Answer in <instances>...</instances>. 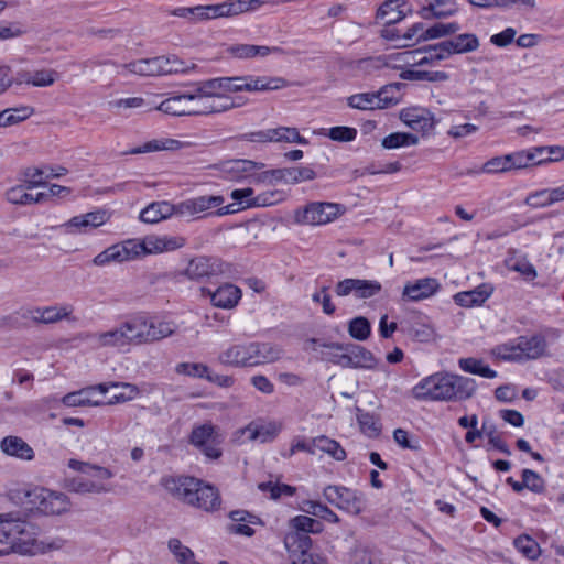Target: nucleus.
I'll use <instances>...</instances> for the list:
<instances>
[{"label":"nucleus","instance_id":"obj_19","mask_svg":"<svg viewBox=\"0 0 564 564\" xmlns=\"http://www.w3.org/2000/svg\"><path fill=\"white\" fill-rule=\"evenodd\" d=\"M440 289V283L434 278L419 279L413 283H408L403 289V296L410 301H421L435 294Z\"/></svg>","mask_w":564,"mask_h":564},{"label":"nucleus","instance_id":"obj_3","mask_svg":"<svg viewBox=\"0 0 564 564\" xmlns=\"http://www.w3.org/2000/svg\"><path fill=\"white\" fill-rule=\"evenodd\" d=\"M161 485L175 499L202 509L214 512L220 509L221 498L218 489L203 480L188 476L163 477Z\"/></svg>","mask_w":564,"mask_h":564},{"label":"nucleus","instance_id":"obj_45","mask_svg":"<svg viewBox=\"0 0 564 564\" xmlns=\"http://www.w3.org/2000/svg\"><path fill=\"white\" fill-rule=\"evenodd\" d=\"M449 42L453 54L474 52L479 47L478 37L471 33L459 34Z\"/></svg>","mask_w":564,"mask_h":564},{"label":"nucleus","instance_id":"obj_26","mask_svg":"<svg viewBox=\"0 0 564 564\" xmlns=\"http://www.w3.org/2000/svg\"><path fill=\"white\" fill-rule=\"evenodd\" d=\"M68 467L84 474L85 476H88L95 481L105 482V480L113 477V473L106 467L93 465L77 459H69Z\"/></svg>","mask_w":564,"mask_h":564},{"label":"nucleus","instance_id":"obj_34","mask_svg":"<svg viewBox=\"0 0 564 564\" xmlns=\"http://www.w3.org/2000/svg\"><path fill=\"white\" fill-rule=\"evenodd\" d=\"M301 510L330 523H338L340 521L339 517L333 510L319 501L304 500Z\"/></svg>","mask_w":564,"mask_h":564},{"label":"nucleus","instance_id":"obj_43","mask_svg":"<svg viewBox=\"0 0 564 564\" xmlns=\"http://www.w3.org/2000/svg\"><path fill=\"white\" fill-rule=\"evenodd\" d=\"M347 105L358 110H376L379 109L378 97L373 93H360L351 95L347 98Z\"/></svg>","mask_w":564,"mask_h":564},{"label":"nucleus","instance_id":"obj_42","mask_svg":"<svg viewBox=\"0 0 564 564\" xmlns=\"http://www.w3.org/2000/svg\"><path fill=\"white\" fill-rule=\"evenodd\" d=\"M349 564H380V560L375 549L357 544L350 553Z\"/></svg>","mask_w":564,"mask_h":564},{"label":"nucleus","instance_id":"obj_41","mask_svg":"<svg viewBox=\"0 0 564 564\" xmlns=\"http://www.w3.org/2000/svg\"><path fill=\"white\" fill-rule=\"evenodd\" d=\"M459 29L460 26L457 22L436 23L422 32V34L416 39V42H423L451 35L459 31Z\"/></svg>","mask_w":564,"mask_h":564},{"label":"nucleus","instance_id":"obj_14","mask_svg":"<svg viewBox=\"0 0 564 564\" xmlns=\"http://www.w3.org/2000/svg\"><path fill=\"white\" fill-rule=\"evenodd\" d=\"M80 338L94 349L128 346L127 336L121 329V324L107 332L80 334Z\"/></svg>","mask_w":564,"mask_h":564},{"label":"nucleus","instance_id":"obj_60","mask_svg":"<svg viewBox=\"0 0 564 564\" xmlns=\"http://www.w3.org/2000/svg\"><path fill=\"white\" fill-rule=\"evenodd\" d=\"M322 347L326 348L328 351L325 354V358L336 365H339L341 367H347L346 360L347 359V344H338V343H330V344H321Z\"/></svg>","mask_w":564,"mask_h":564},{"label":"nucleus","instance_id":"obj_44","mask_svg":"<svg viewBox=\"0 0 564 564\" xmlns=\"http://www.w3.org/2000/svg\"><path fill=\"white\" fill-rule=\"evenodd\" d=\"M400 77L405 80H426L445 82L449 78L448 74L442 70H402Z\"/></svg>","mask_w":564,"mask_h":564},{"label":"nucleus","instance_id":"obj_10","mask_svg":"<svg viewBox=\"0 0 564 564\" xmlns=\"http://www.w3.org/2000/svg\"><path fill=\"white\" fill-rule=\"evenodd\" d=\"M316 173L308 166H293L284 169H274L260 173L256 181L258 183L274 184L283 182L285 184H296L304 181L314 180Z\"/></svg>","mask_w":564,"mask_h":564},{"label":"nucleus","instance_id":"obj_28","mask_svg":"<svg viewBox=\"0 0 564 564\" xmlns=\"http://www.w3.org/2000/svg\"><path fill=\"white\" fill-rule=\"evenodd\" d=\"M411 54L406 52H398L392 53L386 56V61L382 59V57H376V58H366L359 61V67L362 69H369V68H381L382 66L393 64L395 67L401 65H410L411 64Z\"/></svg>","mask_w":564,"mask_h":564},{"label":"nucleus","instance_id":"obj_8","mask_svg":"<svg viewBox=\"0 0 564 564\" xmlns=\"http://www.w3.org/2000/svg\"><path fill=\"white\" fill-rule=\"evenodd\" d=\"M228 264L218 258L199 256L189 260L187 267L181 273L192 281L212 280L223 275L227 271Z\"/></svg>","mask_w":564,"mask_h":564},{"label":"nucleus","instance_id":"obj_7","mask_svg":"<svg viewBox=\"0 0 564 564\" xmlns=\"http://www.w3.org/2000/svg\"><path fill=\"white\" fill-rule=\"evenodd\" d=\"M229 83L224 87V91H267L276 90L288 86V82L282 77L269 76H237L224 77Z\"/></svg>","mask_w":564,"mask_h":564},{"label":"nucleus","instance_id":"obj_25","mask_svg":"<svg viewBox=\"0 0 564 564\" xmlns=\"http://www.w3.org/2000/svg\"><path fill=\"white\" fill-rule=\"evenodd\" d=\"M172 215H176L174 204L167 202H155L147 206L140 213V220L148 224H156Z\"/></svg>","mask_w":564,"mask_h":564},{"label":"nucleus","instance_id":"obj_64","mask_svg":"<svg viewBox=\"0 0 564 564\" xmlns=\"http://www.w3.org/2000/svg\"><path fill=\"white\" fill-rule=\"evenodd\" d=\"M521 476L525 489L534 494H543L545 491V481L536 471L523 469Z\"/></svg>","mask_w":564,"mask_h":564},{"label":"nucleus","instance_id":"obj_40","mask_svg":"<svg viewBox=\"0 0 564 564\" xmlns=\"http://www.w3.org/2000/svg\"><path fill=\"white\" fill-rule=\"evenodd\" d=\"M228 83L224 77L203 80L194 85L193 93L197 94V97L203 96L210 99L224 91V87H227L226 84Z\"/></svg>","mask_w":564,"mask_h":564},{"label":"nucleus","instance_id":"obj_11","mask_svg":"<svg viewBox=\"0 0 564 564\" xmlns=\"http://www.w3.org/2000/svg\"><path fill=\"white\" fill-rule=\"evenodd\" d=\"M382 290L380 282L376 280H362V279H344L339 281L335 286V293L338 296H348L354 294L357 299H369Z\"/></svg>","mask_w":564,"mask_h":564},{"label":"nucleus","instance_id":"obj_39","mask_svg":"<svg viewBox=\"0 0 564 564\" xmlns=\"http://www.w3.org/2000/svg\"><path fill=\"white\" fill-rule=\"evenodd\" d=\"M313 446L316 447V451L326 453L336 460L340 462L346 458V451L340 446V444L325 435L314 437Z\"/></svg>","mask_w":564,"mask_h":564},{"label":"nucleus","instance_id":"obj_59","mask_svg":"<svg viewBox=\"0 0 564 564\" xmlns=\"http://www.w3.org/2000/svg\"><path fill=\"white\" fill-rule=\"evenodd\" d=\"M357 421L361 431L368 436L376 437L380 434V424L372 414L358 410Z\"/></svg>","mask_w":564,"mask_h":564},{"label":"nucleus","instance_id":"obj_55","mask_svg":"<svg viewBox=\"0 0 564 564\" xmlns=\"http://www.w3.org/2000/svg\"><path fill=\"white\" fill-rule=\"evenodd\" d=\"M514 547L527 558L534 560L540 554V546L535 540L529 535H520L513 541Z\"/></svg>","mask_w":564,"mask_h":564},{"label":"nucleus","instance_id":"obj_46","mask_svg":"<svg viewBox=\"0 0 564 564\" xmlns=\"http://www.w3.org/2000/svg\"><path fill=\"white\" fill-rule=\"evenodd\" d=\"M534 153L536 165L564 160V148L560 145L534 147Z\"/></svg>","mask_w":564,"mask_h":564},{"label":"nucleus","instance_id":"obj_56","mask_svg":"<svg viewBox=\"0 0 564 564\" xmlns=\"http://www.w3.org/2000/svg\"><path fill=\"white\" fill-rule=\"evenodd\" d=\"M273 142L306 144L307 140L300 134L296 128L279 127L273 128Z\"/></svg>","mask_w":564,"mask_h":564},{"label":"nucleus","instance_id":"obj_12","mask_svg":"<svg viewBox=\"0 0 564 564\" xmlns=\"http://www.w3.org/2000/svg\"><path fill=\"white\" fill-rule=\"evenodd\" d=\"M400 119L412 130L423 133L433 130L436 124L434 115L429 109L417 106L402 109Z\"/></svg>","mask_w":564,"mask_h":564},{"label":"nucleus","instance_id":"obj_47","mask_svg":"<svg viewBox=\"0 0 564 564\" xmlns=\"http://www.w3.org/2000/svg\"><path fill=\"white\" fill-rule=\"evenodd\" d=\"M130 73L141 76H160L155 57L131 62L123 65Z\"/></svg>","mask_w":564,"mask_h":564},{"label":"nucleus","instance_id":"obj_38","mask_svg":"<svg viewBox=\"0 0 564 564\" xmlns=\"http://www.w3.org/2000/svg\"><path fill=\"white\" fill-rule=\"evenodd\" d=\"M34 113V109L29 106L18 108H8L0 112V127H10L22 122Z\"/></svg>","mask_w":564,"mask_h":564},{"label":"nucleus","instance_id":"obj_63","mask_svg":"<svg viewBox=\"0 0 564 564\" xmlns=\"http://www.w3.org/2000/svg\"><path fill=\"white\" fill-rule=\"evenodd\" d=\"M482 431L485 435L488 437L490 445H492L496 449L503 453L505 455L511 454V451L507 443L502 441V438L497 434L495 424L488 422L487 420H484Z\"/></svg>","mask_w":564,"mask_h":564},{"label":"nucleus","instance_id":"obj_62","mask_svg":"<svg viewBox=\"0 0 564 564\" xmlns=\"http://www.w3.org/2000/svg\"><path fill=\"white\" fill-rule=\"evenodd\" d=\"M506 155L495 156L488 160L479 170H468L467 175H475L479 173H505L508 172Z\"/></svg>","mask_w":564,"mask_h":564},{"label":"nucleus","instance_id":"obj_4","mask_svg":"<svg viewBox=\"0 0 564 564\" xmlns=\"http://www.w3.org/2000/svg\"><path fill=\"white\" fill-rule=\"evenodd\" d=\"M281 357V350L269 343H248L230 346L218 359L221 364L234 367H253L273 362Z\"/></svg>","mask_w":564,"mask_h":564},{"label":"nucleus","instance_id":"obj_2","mask_svg":"<svg viewBox=\"0 0 564 564\" xmlns=\"http://www.w3.org/2000/svg\"><path fill=\"white\" fill-rule=\"evenodd\" d=\"M476 388L471 378L435 372L416 383L411 393L419 401H464L474 395Z\"/></svg>","mask_w":564,"mask_h":564},{"label":"nucleus","instance_id":"obj_22","mask_svg":"<svg viewBox=\"0 0 564 564\" xmlns=\"http://www.w3.org/2000/svg\"><path fill=\"white\" fill-rule=\"evenodd\" d=\"M280 431L281 426L275 422H251L245 427L243 433H248L251 441L267 443L273 441Z\"/></svg>","mask_w":564,"mask_h":564},{"label":"nucleus","instance_id":"obj_1","mask_svg":"<svg viewBox=\"0 0 564 564\" xmlns=\"http://www.w3.org/2000/svg\"><path fill=\"white\" fill-rule=\"evenodd\" d=\"M39 534L40 529L35 524L15 518L13 513L0 514V543L9 544L13 553L34 556L65 545L62 538L41 541Z\"/></svg>","mask_w":564,"mask_h":564},{"label":"nucleus","instance_id":"obj_13","mask_svg":"<svg viewBox=\"0 0 564 564\" xmlns=\"http://www.w3.org/2000/svg\"><path fill=\"white\" fill-rule=\"evenodd\" d=\"M263 167L264 164L261 162L237 159L224 162L221 165V172L225 175V177L229 181H241L245 178L252 177L253 182L258 183L256 181V177L259 174H256L254 172Z\"/></svg>","mask_w":564,"mask_h":564},{"label":"nucleus","instance_id":"obj_30","mask_svg":"<svg viewBox=\"0 0 564 564\" xmlns=\"http://www.w3.org/2000/svg\"><path fill=\"white\" fill-rule=\"evenodd\" d=\"M70 313L72 310H69L67 306H48L32 311L31 318L37 323L51 324L68 317Z\"/></svg>","mask_w":564,"mask_h":564},{"label":"nucleus","instance_id":"obj_6","mask_svg":"<svg viewBox=\"0 0 564 564\" xmlns=\"http://www.w3.org/2000/svg\"><path fill=\"white\" fill-rule=\"evenodd\" d=\"M323 496L327 502L350 514H359L366 507L362 494L344 486L329 485L324 488Z\"/></svg>","mask_w":564,"mask_h":564},{"label":"nucleus","instance_id":"obj_61","mask_svg":"<svg viewBox=\"0 0 564 564\" xmlns=\"http://www.w3.org/2000/svg\"><path fill=\"white\" fill-rule=\"evenodd\" d=\"M210 12V20L219 18H234L237 17V9L240 8L235 4L234 0H226L220 3L208 4Z\"/></svg>","mask_w":564,"mask_h":564},{"label":"nucleus","instance_id":"obj_35","mask_svg":"<svg viewBox=\"0 0 564 564\" xmlns=\"http://www.w3.org/2000/svg\"><path fill=\"white\" fill-rule=\"evenodd\" d=\"M6 198L9 203L15 205H30L33 203H41L46 199L45 193H37L35 196L24 191L23 185H18L9 188L6 193Z\"/></svg>","mask_w":564,"mask_h":564},{"label":"nucleus","instance_id":"obj_29","mask_svg":"<svg viewBox=\"0 0 564 564\" xmlns=\"http://www.w3.org/2000/svg\"><path fill=\"white\" fill-rule=\"evenodd\" d=\"M405 87L406 85L403 83H391L382 86L376 91L379 109H387L398 105L401 101V89Z\"/></svg>","mask_w":564,"mask_h":564},{"label":"nucleus","instance_id":"obj_20","mask_svg":"<svg viewBox=\"0 0 564 564\" xmlns=\"http://www.w3.org/2000/svg\"><path fill=\"white\" fill-rule=\"evenodd\" d=\"M346 350L347 359L345 360L348 368H376L378 360L367 348L357 344H347Z\"/></svg>","mask_w":564,"mask_h":564},{"label":"nucleus","instance_id":"obj_15","mask_svg":"<svg viewBox=\"0 0 564 564\" xmlns=\"http://www.w3.org/2000/svg\"><path fill=\"white\" fill-rule=\"evenodd\" d=\"M202 294L208 296L214 306L230 310L235 307L241 299V290L231 284L225 283L212 291L209 288H202Z\"/></svg>","mask_w":564,"mask_h":564},{"label":"nucleus","instance_id":"obj_53","mask_svg":"<svg viewBox=\"0 0 564 564\" xmlns=\"http://www.w3.org/2000/svg\"><path fill=\"white\" fill-rule=\"evenodd\" d=\"M149 343L163 339L175 332V325L171 322L154 321L149 318Z\"/></svg>","mask_w":564,"mask_h":564},{"label":"nucleus","instance_id":"obj_17","mask_svg":"<svg viewBox=\"0 0 564 564\" xmlns=\"http://www.w3.org/2000/svg\"><path fill=\"white\" fill-rule=\"evenodd\" d=\"M39 501V510L45 514H62L69 509V501L66 495L42 489Z\"/></svg>","mask_w":564,"mask_h":564},{"label":"nucleus","instance_id":"obj_49","mask_svg":"<svg viewBox=\"0 0 564 564\" xmlns=\"http://www.w3.org/2000/svg\"><path fill=\"white\" fill-rule=\"evenodd\" d=\"M62 402L66 406H99L105 404L102 401H93L90 399V390H88V388L64 395Z\"/></svg>","mask_w":564,"mask_h":564},{"label":"nucleus","instance_id":"obj_31","mask_svg":"<svg viewBox=\"0 0 564 564\" xmlns=\"http://www.w3.org/2000/svg\"><path fill=\"white\" fill-rule=\"evenodd\" d=\"M284 545L290 553H299V555H302L304 553H310L308 551L312 547V539L307 533L294 530L285 535Z\"/></svg>","mask_w":564,"mask_h":564},{"label":"nucleus","instance_id":"obj_57","mask_svg":"<svg viewBox=\"0 0 564 564\" xmlns=\"http://www.w3.org/2000/svg\"><path fill=\"white\" fill-rule=\"evenodd\" d=\"M492 354L500 359L511 360V361H522L520 343L517 339V343H506L496 346L492 349Z\"/></svg>","mask_w":564,"mask_h":564},{"label":"nucleus","instance_id":"obj_23","mask_svg":"<svg viewBox=\"0 0 564 564\" xmlns=\"http://www.w3.org/2000/svg\"><path fill=\"white\" fill-rule=\"evenodd\" d=\"M400 330L420 343H426L434 336L433 328L423 323L420 316L401 322Z\"/></svg>","mask_w":564,"mask_h":564},{"label":"nucleus","instance_id":"obj_32","mask_svg":"<svg viewBox=\"0 0 564 564\" xmlns=\"http://www.w3.org/2000/svg\"><path fill=\"white\" fill-rule=\"evenodd\" d=\"M401 0H387L377 12V18L383 20L387 26H391L403 20L406 13L400 9Z\"/></svg>","mask_w":564,"mask_h":564},{"label":"nucleus","instance_id":"obj_37","mask_svg":"<svg viewBox=\"0 0 564 564\" xmlns=\"http://www.w3.org/2000/svg\"><path fill=\"white\" fill-rule=\"evenodd\" d=\"M490 296V292L484 286L476 288L471 291L459 292L454 296L457 305L463 307H471L482 304Z\"/></svg>","mask_w":564,"mask_h":564},{"label":"nucleus","instance_id":"obj_48","mask_svg":"<svg viewBox=\"0 0 564 564\" xmlns=\"http://www.w3.org/2000/svg\"><path fill=\"white\" fill-rule=\"evenodd\" d=\"M111 387L120 388L122 391L113 394L109 399L107 402L109 405L131 401L140 393L139 388L135 384L129 382H111Z\"/></svg>","mask_w":564,"mask_h":564},{"label":"nucleus","instance_id":"obj_9","mask_svg":"<svg viewBox=\"0 0 564 564\" xmlns=\"http://www.w3.org/2000/svg\"><path fill=\"white\" fill-rule=\"evenodd\" d=\"M339 214V205L334 203H310L294 213L295 223L302 225H325Z\"/></svg>","mask_w":564,"mask_h":564},{"label":"nucleus","instance_id":"obj_24","mask_svg":"<svg viewBox=\"0 0 564 564\" xmlns=\"http://www.w3.org/2000/svg\"><path fill=\"white\" fill-rule=\"evenodd\" d=\"M2 452L9 456H13L24 460H32L34 458L33 448L19 436H7L1 443Z\"/></svg>","mask_w":564,"mask_h":564},{"label":"nucleus","instance_id":"obj_21","mask_svg":"<svg viewBox=\"0 0 564 564\" xmlns=\"http://www.w3.org/2000/svg\"><path fill=\"white\" fill-rule=\"evenodd\" d=\"M520 350L523 360L538 359L545 355L547 343L543 335L520 336Z\"/></svg>","mask_w":564,"mask_h":564},{"label":"nucleus","instance_id":"obj_27","mask_svg":"<svg viewBox=\"0 0 564 564\" xmlns=\"http://www.w3.org/2000/svg\"><path fill=\"white\" fill-rule=\"evenodd\" d=\"M429 4L422 7L420 15L423 19L446 18L453 15L457 11L455 2L451 0H427Z\"/></svg>","mask_w":564,"mask_h":564},{"label":"nucleus","instance_id":"obj_58","mask_svg":"<svg viewBox=\"0 0 564 564\" xmlns=\"http://www.w3.org/2000/svg\"><path fill=\"white\" fill-rule=\"evenodd\" d=\"M208 370L209 367L202 362H181L175 367V371L178 375L199 379H206L208 376Z\"/></svg>","mask_w":564,"mask_h":564},{"label":"nucleus","instance_id":"obj_5","mask_svg":"<svg viewBox=\"0 0 564 564\" xmlns=\"http://www.w3.org/2000/svg\"><path fill=\"white\" fill-rule=\"evenodd\" d=\"M224 434L213 423H204L194 426L188 441L198 448L207 458L216 460L223 455L220 444L224 442Z\"/></svg>","mask_w":564,"mask_h":564},{"label":"nucleus","instance_id":"obj_54","mask_svg":"<svg viewBox=\"0 0 564 564\" xmlns=\"http://www.w3.org/2000/svg\"><path fill=\"white\" fill-rule=\"evenodd\" d=\"M235 107L236 105L230 97L218 94L216 97L210 98V106H204L202 109H199V116L219 113L230 110Z\"/></svg>","mask_w":564,"mask_h":564},{"label":"nucleus","instance_id":"obj_33","mask_svg":"<svg viewBox=\"0 0 564 564\" xmlns=\"http://www.w3.org/2000/svg\"><path fill=\"white\" fill-rule=\"evenodd\" d=\"M69 487L77 494H102L110 491V487L101 481H95L88 476L73 478Z\"/></svg>","mask_w":564,"mask_h":564},{"label":"nucleus","instance_id":"obj_52","mask_svg":"<svg viewBox=\"0 0 564 564\" xmlns=\"http://www.w3.org/2000/svg\"><path fill=\"white\" fill-rule=\"evenodd\" d=\"M290 527L304 533H321L324 529L321 521L307 516H296L290 520Z\"/></svg>","mask_w":564,"mask_h":564},{"label":"nucleus","instance_id":"obj_18","mask_svg":"<svg viewBox=\"0 0 564 564\" xmlns=\"http://www.w3.org/2000/svg\"><path fill=\"white\" fill-rule=\"evenodd\" d=\"M192 99L188 91L175 95L163 100L158 110L172 116H199V110L189 109Z\"/></svg>","mask_w":564,"mask_h":564},{"label":"nucleus","instance_id":"obj_51","mask_svg":"<svg viewBox=\"0 0 564 564\" xmlns=\"http://www.w3.org/2000/svg\"><path fill=\"white\" fill-rule=\"evenodd\" d=\"M419 138L412 133L394 132L383 138L381 144L384 149H398L401 147L414 145Z\"/></svg>","mask_w":564,"mask_h":564},{"label":"nucleus","instance_id":"obj_50","mask_svg":"<svg viewBox=\"0 0 564 564\" xmlns=\"http://www.w3.org/2000/svg\"><path fill=\"white\" fill-rule=\"evenodd\" d=\"M348 333L356 340H367L371 334V324L368 318L357 316L348 323Z\"/></svg>","mask_w":564,"mask_h":564},{"label":"nucleus","instance_id":"obj_36","mask_svg":"<svg viewBox=\"0 0 564 564\" xmlns=\"http://www.w3.org/2000/svg\"><path fill=\"white\" fill-rule=\"evenodd\" d=\"M505 161H507L508 172L511 170H521L531 165H536L534 148L506 154Z\"/></svg>","mask_w":564,"mask_h":564},{"label":"nucleus","instance_id":"obj_16","mask_svg":"<svg viewBox=\"0 0 564 564\" xmlns=\"http://www.w3.org/2000/svg\"><path fill=\"white\" fill-rule=\"evenodd\" d=\"M149 318L144 316H134L121 323L127 336L128 345H141L149 343Z\"/></svg>","mask_w":564,"mask_h":564}]
</instances>
